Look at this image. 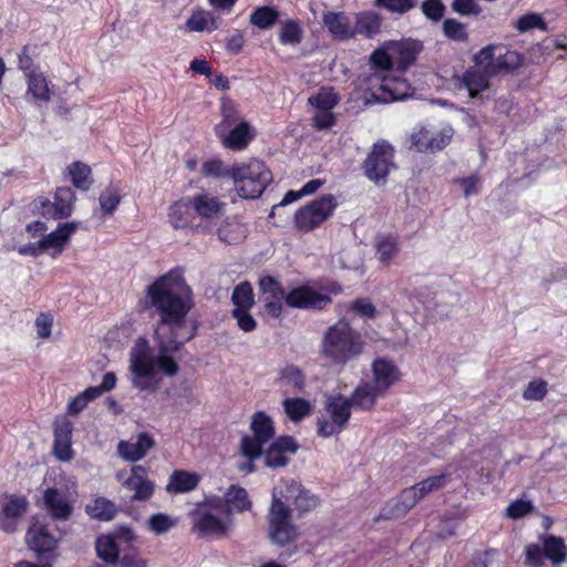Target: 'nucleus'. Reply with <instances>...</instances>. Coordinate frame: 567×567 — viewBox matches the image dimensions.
<instances>
[{"instance_id": "29", "label": "nucleus", "mask_w": 567, "mask_h": 567, "mask_svg": "<svg viewBox=\"0 0 567 567\" xmlns=\"http://www.w3.org/2000/svg\"><path fill=\"white\" fill-rule=\"evenodd\" d=\"M43 501L47 509L54 519H68L72 514V506L65 495L56 488H48Z\"/></svg>"}, {"instance_id": "62", "label": "nucleus", "mask_w": 567, "mask_h": 567, "mask_svg": "<svg viewBox=\"0 0 567 567\" xmlns=\"http://www.w3.org/2000/svg\"><path fill=\"white\" fill-rule=\"evenodd\" d=\"M231 313L237 320V326L244 332H251L256 329L257 322L249 313V310L233 309Z\"/></svg>"}, {"instance_id": "26", "label": "nucleus", "mask_w": 567, "mask_h": 567, "mask_svg": "<svg viewBox=\"0 0 567 567\" xmlns=\"http://www.w3.org/2000/svg\"><path fill=\"white\" fill-rule=\"evenodd\" d=\"M322 22L334 39L348 40L353 38L352 19L344 12H324Z\"/></svg>"}, {"instance_id": "1", "label": "nucleus", "mask_w": 567, "mask_h": 567, "mask_svg": "<svg viewBox=\"0 0 567 567\" xmlns=\"http://www.w3.org/2000/svg\"><path fill=\"white\" fill-rule=\"evenodd\" d=\"M146 298L159 320L154 331L155 347L138 338L130 351V381L140 391H155L162 377L174 378L179 372L175 354L197 332L186 317L194 306L192 290L179 269H172L147 287Z\"/></svg>"}, {"instance_id": "49", "label": "nucleus", "mask_w": 567, "mask_h": 567, "mask_svg": "<svg viewBox=\"0 0 567 567\" xmlns=\"http://www.w3.org/2000/svg\"><path fill=\"white\" fill-rule=\"evenodd\" d=\"M200 172L206 177L231 178L233 166L228 167L221 159L212 158L203 163Z\"/></svg>"}, {"instance_id": "30", "label": "nucleus", "mask_w": 567, "mask_h": 567, "mask_svg": "<svg viewBox=\"0 0 567 567\" xmlns=\"http://www.w3.org/2000/svg\"><path fill=\"white\" fill-rule=\"evenodd\" d=\"M200 481V475L184 470H175L168 478L166 491L172 494H182L194 491Z\"/></svg>"}, {"instance_id": "52", "label": "nucleus", "mask_w": 567, "mask_h": 567, "mask_svg": "<svg viewBox=\"0 0 567 567\" xmlns=\"http://www.w3.org/2000/svg\"><path fill=\"white\" fill-rule=\"evenodd\" d=\"M447 482V475L441 474L431 476L422 482L415 484L413 487L415 488L416 494L420 498H423L426 494L432 491H436L443 487Z\"/></svg>"}, {"instance_id": "55", "label": "nucleus", "mask_w": 567, "mask_h": 567, "mask_svg": "<svg viewBox=\"0 0 567 567\" xmlns=\"http://www.w3.org/2000/svg\"><path fill=\"white\" fill-rule=\"evenodd\" d=\"M547 393V382L540 379L533 380L528 383L523 396L526 400L540 401Z\"/></svg>"}, {"instance_id": "14", "label": "nucleus", "mask_w": 567, "mask_h": 567, "mask_svg": "<svg viewBox=\"0 0 567 567\" xmlns=\"http://www.w3.org/2000/svg\"><path fill=\"white\" fill-rule=\"evenodd\" d=\"M493 59V49L484 48L475 56L476 65L470 69L463 78L464 84L468 90L470 96L475 97L478 93L483 92L488 86V76L494 74L491 71V63Z\"/></svg>"}, {"instance_id": "18", "label": "nucleus", "mask_w": 567, "mask_h": 567, "mask_svg": "<svg viewBox=\"0 0 567 567\" xmlns=\"http://www.w3.org/2000/svg\"><path fill=\"white\" fill-rule=\"evenodd\" d=\"M330 302L328 295L308 285L296 287L286 295V303L291 308L322 309Z\"/></svg>"}, {"instance_id": "24", "label": "nucleus", "mask_w": 567, "mask_h": 567, "mask_svg": "<svg viewBox=\"0 0 567 567\" xmlns=\"http://www.w3.org/2000/svg\"><path fill=\"white\" fill-rule=\"evenodd\" d=\"M298 445L291 436H280L272 441L268 450L265 452V464L271 468L284 467L288 463L285 453H295Z\"/></svg>"}, {"instance_id": "47", "label": "nucleus", "mask_w": 567, "mask_h": 567, "mask_svg": "<svg viewBox=\"0 0 567 567\" xmlns=\"http://www.w3.org/2000/svg\"><path fill=\"white\" fill-rule=\"evenodd\" d=\"M97 398L99 391L89 386L83 392L79 393L70 400L66 406V411L70 415H78L89 405L90 402Z\"/></svg>"}, {"instance_id": "15", "label": "nucleus", "mask_w": 567, "mask_h": 567, "mask_svg": "<svg viewBox=\"0 0 567 567\" xmlns=\"http://www.w3.org/2000/svg\"><path fill=\"white\" fill-rule=\"evenodd\" d=\"M274 489L281 492L280 502H293L296 509L300 514H306L315 509L319 499L316 495L305 489L299 483L292 480H282Z\"/></svg>"}, {"instance_id": "39", "label": "nucleus", "mask_w": 567, "mask_h": 567, "mask_svg": "<svg viewBox=\"0 0 567 567\" xmlns=\"http://www.w3.org/2000/svg\"><path fill=\"white\" fill-rule=\"evenodd\" d=\"M86 513L100 520H111L116 514V507L107 498L97 497L86 505Z\"/></svg>"}, {"instance_id": "17", "label": "nucleus", "mask_w": 567, "mask_h": 567, "mask_svg": "<svg viewBox=\"0 0 567 567\" xmlns=\"http://www.w3.org/2000/svg\"><path fill=\"white\" fill-rule=\"evenodd\" d=\"M28 505L24 496L2 495L0 497V529L6 533L14 532L20 518L27 512Z\"/></svg>"}, {"instance_id": "9", "label": "nucleus", "mask_w": 567, "mask_h": 567, "mask_svg": "<svg viewBox=\"0 0 567 567\" xmlns=\"http://www.w3.org/2000/svg\"><path fill=\"white\" fill-rule=\"evenodd\" d=\"M336 207V197L331 194L323 195L295 213V227L302 233L312 231L331 217Z\"/></svg>"}, {"instance_id": "22", "label": "nucleus", "mask_w": 567, "mask_h": 567, "mask_svg": "<svg viewBox=\"0 0 567 567\" xmlns=\"http://www.w3.org/2000/svg\"><path fill=\"white\" fill-rule=\"evenodd\" d=\"M72 431L73 424L66 417L55 421L53 452L60 461L66 462L73 457Z\"/></svg>"}, {"instance_id": "42", "label": "nucleus", "mask_w": 567, "mask_h": 567, "mask_svg": "<svg viewBox=\"0 0 567 567\" xmlns=\"http://www.w3.org/2000/svg\"><path fill=\"white\" fill-rule=\"evenodd\" d=\"M282 405L286 414L293 422H300L311 412L310 402L300 398L286 399L284 400Z\"/></svg>"}, {"instance_id": "31", "label": "nucleus", "mask_w": 567, "mask_h": 567, "mask_svg": "<svg viewBox=\"0 0 567 567\" xmlns=\"http://www.w3.org/2000/svg\"><path fill=\"white\" fill-rule=\"evenodd\" d=\"M381 395L383 394L377 391V388L369 381H362L348 399L351 401V406L353 405L361 410H370Z\"/></svg>"}, {"instance_id": "8", "label": "nucleus", "mask_w": 567, "mask_h": 567, "mask_svg": "<svg viewBox=\"0 0 567 567\" xmlns=\"http://www.w3.org/2000/svg\"><path fill=\"white\" fill-rule=\"evenodd\" d=\"M250 430L254 435L241 437L239 451L245 458L255 461L261 456L262 446L274 437L275 426L271 417L259 411L251 416Z\"/></svg>"}, {"instance_id": "3", "label": "nucleus", "mask_w": 567, "mask_h": 567, "mask_svg": "<svg viewBox=\"0 0 567 567\" xmlns=\"http://www.w3.org/2000/svg\"><path fill=\"white\" fill-rule=\"evenodd\" d=\"M363 349L364 342L361 334L342 320L326 331L321 343L323 357L330 362L341 365L357 359Z\"/></svg>"}, {"instance_id": "5", "label": "nucleus", "mask_w": 567, "mask_h": 567, "mask_svg": "<svg viewBox=\"0 0 567 567\" xmlns=\"http://www.w3.org/2000/svg\"><path fill=\"white\" fill-rule=\"evenodd\" d=\"M280 496L279 489H272L271 505L267 515V536L272 545L284 547L295 543L300 533L292 523L291 509L288 504L280 502Z\"/></svg>"}, {"instance_id": "35", "label": "nucleus", "mask_w": 567, "mask_h": 567, "mask_svg": "<svg viewBox=\"0 0 567 567\" xmlns=\"http://www.w3.org/2000/svg\"><path fill=\"white\" fill-rule=\"evenodd\" d=\"M491 48L493 49V59L489 61V68L493 73L513 71L520 65L522 58L517 52L507 50L496 56L495 48Z\"/></svg>"}, {"instance_id": "45", "label": "nucleus", "mask_w": 567, "mask_h": 567, "mask_svg": "<svg viewBox=\"0 0 567 567\" xmlns=\"http://www.w3.org/2000/svg\"><path fill=\"white\" fill-rule=\"evenodd\" d=\"M176 525L177 518L165 513L154 514L146 520L147 529L156 535L165 534Z\"/></svg>"}, {"instance_id": "25", "label": "nucleus", "mask_w": 567, "mask_h": 567, "mask_svg": "<svg viewBox=\"0 0 567 567\" xmlns=\"http://www.w3.org/2000/svg\"><path fill=\"white\" fill-rule=\"evenodd\" d=\"M154 439L147 433H140L135 439L121 441L117 445L118 455L128 462L143 458L154 446Z\"/></svg>"}, {"instance_id": "48", "label": "nucleus", "mask_w": 567, "mask_h": 567, "mask_svg": "<svg viewBox=\"0 0 567 567\" xmlns=\"http://www.w3.org/2000/svg\"><path fill=\"white\" fill-rule=\"evenodd\" d=\"M223 122L217 126V133L221 134V131L226 127L238 124L240 121V113L237 105L229 99H223L220 107Z\"/></svg>"}, {"instance_id": "12", "label": "nucleus", "mask_w": 567, "mask_h": 567, "mask_svg": "<svg viewBox=\"0 0 567 567\" xmlns=\"http://www.w3.org/2000/svg\"><path fill=\"white\" fill-rule=\"evenodd\" d=\"M115 477L124 488L132 492V501L146 502L152 498L155 483L148 477V471L145 466H132L130 475H126L124 471H118Z\"/></svg>"}, {"instance_id": "2", "label": "nucleus", "mask_w": 567, "mask_h": 567, "mask_svg": "<svg viewBox=\"0 0 567 567\" xmlns=\"http://www.w3.org/2000/svg\"><path fill=\"white\" fill-rule=\"evenodd\" d=\"M422 49V43L412 39L390 41L377 49L370 56L371 73L358 79V87L369 93L365 101L390 103L410 96V84L395 72H404Z\"/></svg>"}, {"instance_id": "27", "label": "nucleus", "mask_w": 567, "mask_h": 567, "mask_svg": "<svg viewBox=\"0 0 567 567\" xmlns=\"http://www.w3.org/2000/svg\"><path fill=\"white\" fill-rule=\"evenodd\" d=\"M223 501V509L231 517L234 513H243L251 508V501L247 491L239 485H230Z\"/></svg>"}, {"instance_id": "58", "label": "nucleus", "mask_w": 567, "mask_h": 567, "mask_svg": "<svg viewBox=\"0 0 567 567\" xmlns=\"http://www.w3.org/2000/svg\"><path fill=\"white\" fill-rule=\"evenodd\" d=\"M432 128L421 126L415 128L411 134L412 145L419 152H426L429 150V143L431 138Z\"/></svg>"}, {"instance_id": "50", "label": "nucleus", "mask_w": 567, "mask_h": 567, "mask_svg": "<svg viewBox=\"0 0 567 567\" xmlns=\"http://www.w3.org/2000/svg\"><path fill=\"white\" fill-rule=\"evenodd\" d=\"M302 31L299 24L292 20L286 21L279 32V40L285 45H297L301 42Z\"/></svg>"}, {"instance_id": "61", "label": "nucleus", "mask_w": 567, "mask_h": 567, "mask_svg": "<svg viewBox=\"0 0 567 567\" xmlns=\"http://www.w3.org/2000/svg\"><path fill=\"white\" fill-rule=\"evenodd\" d=\"M452 9L461 16H478L482 12L476 0H454Z\"/></svg>"}, {"instance_id": "63", "label": "nucleus", "mask_w": 567, "mask_h": 567, "mask_svg": "<svg viewBox=\"0 0 567 567\" xmlns=\"http://www.w3.org/2000/svg\"><path fill=\"white\" fill-rule=\"evenodd\" d=\"M37 336L41 339H49L51 337L53 317L50 313H40L34 322Z\"/></svg>"}, {"instance_id": "37", "label": "nucleus", "mask_w": 567, "mask_h": 567, "mask_svg": "<svg viewBox=\"0 0 567 567\" xmlns=\"http://www.w3.org/2000/svg\"><path fill=\"white\" fill-rule=\"evenodd\" d=\"M375 256L381 264H390L399 254V244L395 238L382 236L375 240Z\"/></svg>"}, {"instance_id": "34", "label": "nucleus", "mask_w": 567, "mask_h": 567, "mask_svg": "<svg viewBox=\"0 0 567 567\" xmlns=\"http://www.w3.org/2000/svg\"><path fill=\"white\" fill-rule=\"evenodd\" d=\"M543 547L545 557L554 565H560L566 560L567 547L563 538L548 535L544 537Z\"/></svg>"}, {"instance_id": "40", "label": "nucleus", "mask_w": 567, "mask_h": 567, "mask_svg": "<svg viewBox=\"0 0 567 567\" xmlns=\"http://www.w3.org/2000/svg\"><path fill=\"white\" fill-rule=\"evenodd\" d=\"M231 301L234 309L250 310L255 305L252 287L250 282L244 281L235 287Z\"/></svg>"}, {"instance_id": "20", "label": "nucleus", "mask_w": 567, "mask_h": 567, "mask_svg": "<svg viewBox=\"0 0 567 567\" xmlns=\"http://www.w3.org/2000/svg\"><path fill=\"white\" fill-rule=\"evenodd\" d=\"M372 379L369 381L377 391L384 394L393 384L400 380L398 367L384 358L375 359L371 368Z\"/></svg>"}, {"instance_id": "64", "label": "nucleus", "mask_w": 567, "mask_h": 567, "mask_svg": "<svg viewBox=\"0 0 567 567\" xmlns=\"http://www.w3.org/2000/svg\"><path fill=\"white\" fill-rule=\"evenodd\" d=\"M526 560L533 567H540L544 563V547L542 548L537 544H529L525 549Z\"/></svg>"}, {"instance_id": "38", "label": "nucleus", "mask_w": 567, "mask_h": 567, "mask_svg": "<svg viewBox=\"0 0 567 567\" xmlns=\"http://www.w3.org/2000/svg\"><path fill=\"white\" fill-rule=\"evenodd\" d=\"M186 28L192 32L213 31L218 28L216 18L208 11H197L186 21Z\"/></svg>"}, {"instance_id": "56", "label": "nucleus", "mask_w": 567, "mask_h": 567, "mask_svg": "<svg viewBox=\"0 0 567 567\" xmlns=\"http://www.w3.org/2000/svg\"><path fill=\"white\" fill-rule=\"evenodd\" d=\"M120 202L121 197L118 193L113 188L105 189L100 195V205L105 214H113L114 210L117 208Z\"/></svg>"}, {"instance_id": "54", "label": "nucleus", "mask_w": 567, "mask_h": 567, "mask_svg": "<svg viewBox=\"0 0 567 567\" xmlns=\"http://www.w3.org/2000/svg\"><path fill=\"white\" fill-rule=\"evenodd\" d=\"M421 499L419 495L415 492V488L412 486L410 488L404 489L401 493L399 503L396 504L395 513H393V516H400L403 515L406 511L412 508L417 501Z\"/></svg>"}, {"instance_id": "13", "label": "nucleus", "mask_w": 567, "mask_h": 567, "mask_svg": "<svg viewBox=\"0 0 567 567\" xmlns=\"http://www.w3.org/2000/svg\"><path fill=\"white\" fill-rule=\"evenodd\" d=\"M75 194L70 187H59L53 200L40 197L34 202L40 214L47 218L63 219L71 216L74 207Z\"/></svg>"}, {"instance_id": "60", "label": "nucleus", "mask_w": 567, "mask_h": 567, "mask_svg": "<svg viewBox=\"0 0 567 567\" xmlns=\"http://www.w3.org/2000/svg\"><path fill=\"white\" fill-rule=\"evenodd\" d=\"M533 511V504L529 501L516 499L506 508V515L513 519L524 517Z\"/></svg>"}, {"instance_id": "16", "label": "nucleus", "mask_w": 567, "mask_h": 567, "mask_svg": "<svg viewBox=\"0 0 567 567\" xmlns=\"http://www.w3.org/2000/svg\"><path fill=\"white\" fill-rule=\"evenodd\" d=\"M194 214L202 223H213L219 219L226 209L227 204L219 196L202 190L189 196Z\"/></svg>"}, {"instance_id": "59", "label": "nucleus", "mask_w": 567, "mask_h": 567, "mask_svg": "<svg viewBox=\"0 0 567 567\" xmlns=\"http://www.w3.org/2000/svg\"><path fill=\"white\" fill-rule=\"evenodd\" d=\"M443 31L445 35L452 40L461 41L465 40L467 37L464 24L454 19H447L444 21Z\"/></svg>"}, {"instance_id": "6", "label": "nucleus", "mask_w": 567, "mask_h": 567, "mask_svg": "<svg viewBox=\"0 0 567 567\" xmlns=\"http://www.w3.org/2000/svg\"><path fill=\"white\" fill-rule=\"evenodd\" d=\"M218 496L207 498L195 513L194 528L203 536H224L233 526L231 517L221 508Z\"/></svg>"}, {"instance_id": "7", "label": "nucleus", "mask_w": 567, "mask_h": 567, "mask_svg": "<svg viewBox=\"0 0 567 567\" xmlns=\"http://www.w3.org/2000/svg\"><path fill=\"white\" fill-rule=\"evenodd\" d=\"M351 416V401L341 394L328 395L323 413L317 420L318 434L330 437L341 433Z\"/></svg>"}, {"instance_id": "43", "label": "nucleus", "mask_w": 567, "mask_h": 567, "mask_svg": "<svg viewBox=\"0 0 567 567\" xmlns=\"http://www.w3.org/2000/svg\"><path fill=\"white\" fill-rule=\"evenodd\" d=\"M279 12L272 7H258L250 14V23L259 29L271 28L279 19Z\"/></svg>"}, {"instance_id": "10", "label": "nucleus", "mask_w": 567, "mask_h": 567, "mask_svg": "<svg viewBox=\"0 0 567 567\" xmlns=\"http://www.w3.org/2000/svg\"><path fill=\"white\" fill-rule=\"evenodd\" d=\"M76 228L78 224L74 221L60 224L55 230L43 236L37 243L29 244L20 251L31 256L48 254L52 257H58L63 251Z\"/></svg>"}, {"instance_id": "4", "label": "nucleus", "mask_w": 567, "mask_h": 567, "mask_svg": "<svg viewBox=\"0 0 567 567\" xmlns=\"http://www.w3.org/2000/svg\"><path fill=\"white\" fill-rule=\"evenodd\" d=\"M231 179L239 197L255 199L260 197L271 183L272 174L261 161L250 159L233 165Z\"/></svg>"}, {"instance_id": "28", "label": "nucleus", "mask_w": 567, "mask_h": 567, "mask_svg": "<svg viewBox=\"0 0 567 567\" xmlns=\"http://www.w3.org/2000/svg\"><path fill=\"white\" fill-rule=\"evenodd\" d=\"M223 145L233 151H243L254 137V130L248 122L241 121L236 124L228 134H218Z\"/></svg>"}, {"instance_id": "19", "label": "nucleus", "mask_w": 567, "mask_h": 567, "mask_svg": "<svg viewBox=\"0 0 567 567\" xmlns=\"http://www.w3.org/2000/svg\"><path fill=\"white\" fill-rule=\"evenodd\" d=\"M260 301L272 318H279L282 312V300L286 301L285 290L281 284L271 276H264L258 282Z\"/></svg>"}, {"instance_id": "36", "label": "nucleus", "mask_w": 567, "mask_h": 567, "mask_svg": "<svg viewBox=\"0 0 567 567\" xmlns=\"http://www.w3.org/2000/svg\"><path fill=\"white\" fill-rule=\"evenodd\" d=\"M28 91L27 96H31L34 102H49L50 91L45 78L39 73H31L27 78Z\"/></svg>"}, {"instance_id": "11", "label": "nucleus", "mask_w": 567, "mask_h": 567, "mask_svg": "<svg viewBox=\"0 0 567 567\" xmlns=\"http://www.w3.org/2000/svg\"><path fill=\"white\" fill-rule=\"evenodd\" d=\"M394 148L384 141L373 144L364 162L363 168L367 177L375 184L384 183L393 164Z\"/></svg>"}, {"instance_id": "41", "label": "nucleus", "mask_w": 567, "mask_h": 567, "mask_svg": "<svg viewBox=\"0 0 567 567\" xmlns=\"http://www.w3.org/2000/svg\"><path fill=\"white\" fill-rule=\"evenodd\" d=\"M279 381L282 385L290 386L293 391H301L305 386V375L302 371L292 364L281 368L278 372Z\"/></svg>"}, {"instance_id": "44", "label": "nucleus", "mask_w": 567, "mask_h": 567, "mask_svg": "<svg viewBox=\"0 0 567 567\" xmlns=\"http://www.w3.org/2000/svg\"><path fill=\"white\" fill-rule=\"evenodd\" d=\"M95 549L97 556L106 563H115L118 557V548L115 537L102 535L96 539Z\"/></svg>"}, {"instance_id": "53", "label": "nucleus", "mask_w": 567, "mask_h": 567, "mask_svg": "<svg viewBox=\"0 0 567 567\" xmlns=\"http://www.w3.org/2000/svg\"><path fill=\"white\" fill-rule=\"evenodd\" d=\"M515 28L519 32H526L533 29L545 30L546 22L538 13H527L517 19L515 22Z\"/></svg>"}, {"instance_id": "21", "label": "nucleus", "mask_w": 567, "mask_h": 567, "mask_svg": "<svg viewBox=\"0 0 567 567\" xmlns=\"http://www.w3.org/2000/svg\"><path fill=\"white\" fill-rule=\"evenodd\" d=\"M25 540L33 551L38 555L51 554L58 544L56 538L48 532L47 525L39 519L34 520L29 527Z\"/></svg>"}, {"instance_id": "51", "label": "nucleus", "mask_w": 567, "mask_h": 567, "mask_svg": "<svg viewBox=\"0 0 567 567\" xmlns=\"http://www.w3.org/2000/svg\"><path fill=\"white\" fill-rule=\"evenodd\" d=\"M453 136V130L450 126L443 127L441 130H433L431 133V138L429 143L430 152H437L443 150L446 145L450 144Z\"/></svg>"}, {"instance_id": "32", "label": "nucleus", "mask_w": 567, "mask_h": 567, "mask_svg": "<svg viewBox=\"0 0 567 567\" xmlns=\"http://www.w3.org/2000/svg\"><path fill=\"white\" fill-rule=\"evenodd\" d=\"M381 22L374 12H361L354 17L352 21L353 37L357 34L364 35L365 38H373L380 32Z\"/></svg>"}, {"instance_id": "23", "label": "nucleus", "mask_w": 567, "mask_h": 567, "mask_svg": "<svg viewBox=\"0 0 567 567\" xmlns=\"http://www.w3.org/2000/svg\"><path fill=\"white\" fill-rule=\"evenodd\" d=\"M167 218L174 229H197L200 224L195 225L196 215L194 214L189 196L174 202L168 207Z\"/></svg>"}, {"instance_id": "46", "label": "nucleus", "mask_w": 567, "mask_h": 567, "mask_svg": "<svg viewBox=\"0 0 567 567\" xmlns=\"http://www.w3.org/2000/svg\"><path fill=\"white\" fill-rule=\"evenodd\" d=\"M338 100L333 87H322L316 95L309 97V103L321 111H330L337 105Z\"/></svg>"}, {"instance_id": "57", "label": "nucleus", "mask_w": 567, "mask_h": 567, "mask_svg": "<svg viewBox=\"0 0 567 567\" xmlns=\"http://www.w3.org/2000/svg\"><path fill=\"white\" fill-rule=\"evenodd\" d=\"M445 7L441 0H425L422 3V12L432 21H440L444 16Z\"/></svg>"}, {"instance_id": "33", "label": "nucleus", "mask_w": 567, "mask_h": 567, "mask_svg": "<svg viewBox=\"0 0 567 567\" xmlns=\"http://www.w3.org/2000/svg\"><path fill=\"white\" fill-rule=\"evenodd\" d=\"M66 172L78 189L87 190L93 184L91 167L83 162H73L66 167Z\"/></svg>"}]
</instances>
